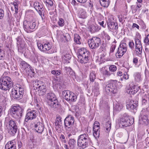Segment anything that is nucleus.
Returning a JSON list of instances; mask_svg holds the SVG:
<instances>
[{
	"mask_svg": "<svg viewBox=\"0 0 149 149\" xmlns=\"http://www.w3.org/2000/svg\"><path fill=\"white\" fill-rule=\"evenodd\" d=\"M74 118L71 115H68L65 118L64 125L66 133H71L73 134H75L77 129L76 127L74 126Z\"/></svg>",
	"mask_w": 149,
	"mask_h": 149,
	"instance_id": "obj_1",
	"label": "nucleus"
},
{
	"mask_svg": "<svg viewBox=\"0 0 149 149\" xmlns=\"http://www.w3.org/2000/svg\"><path fill=\"white\" fill-rule=\"evenodd\" d=\"M4 124L7 127L9 134L12 136H14L18 129L15 121L8 117H7L5 118Z\"/></svg>",
	"mask_w": 149,
	"mask_h": 149,
	"instance_id": "obj_2",
	"label": "nucleus"
},
{
	"mask_svg": "<svg viewBox=\"0 0 149 149\" xmlns=\"http://www.w3.org/2000/svg\"><path fill=\"white\" fill-rule=\"evenodd\" d=\"M91 140L87 134L80 135L77 140V146L80 149H84L90 145Z\"/></svg>",
	"mask_w": 149,
	"mask_h": 149,
	"instance_id": "obj_3",
	"label": "nucleus"
},
{
	"mask_svg": "<svg viewBox=\"0 0 149 149\" xmlns=\"http://www.w3.org/2000/svg\"><path fill=\"white\" fill-rule=\"evenodd\" d=\"M78 61L81 63L85 64L87 63L89 56V52L84 47L79 49L77 52Z\"/></svg>",
	"mask_w": 149,
	"mask_h": 149,
	"instance_id": "obj_4",
	"label": "nucleus"
},
{
	"mask_svg": "<svg viewBox=\"0 0 149 149\" xmlns=\"http://www.w3.org/2000/svg\"><path fill=\"white\" fill-rule=\"evenodd\" d=\"M13 83L10 78L6 76L2 77L0 79V88L6 91L10 89L13 86Z\"/></svg>",
	"mask_w": 149,
	"mask_h": 149,
	"instance_id": "obj_5",
	"label": "nucleus"
},
{
	"mask_svg": "<svg viewBox=\"0 0 149 149\" xmlns=\"http://www.w3.org/2000/svg\"><path fill=\"white\" fill-rule=\"evenodd\" d=\"M23 109L18 105L13 106L10 109V113L11 115L15 119H20L22 116Z\"/></svg>",
	"mask_w": 149,
	"mask_h": 149,
	"instance_id": "obj_6",
	"label": "nucleus"
},
{
	"mask_svg": "<svg viewBox=\"0 0 149 149\" xmlns=\"http://www.w3.org/2000/svg\"><path fill=\"white\" fill-rule=\"evenodd\" d=\"M24 92L23 86L17 84L16 87L14 89H13L11 95L14 99L19 100L22 97Z\"/></svg>",
	"mask_w": 149,
	"mask_h": 149,
	"instance_id": "obj_7",
	"label": "nucleus"
},
{
	"mask_svg": "<svg viewBox=\"0 0 149 149\" xmlns=\"http://www.w3.org/2000/svg\"><path fill=\"white\" fill-rule=\"evenodd\" d=\"M63 98L67 101L74 102L77 99V96L73 93L69 91H64L62 92Z\"/></svg>",
	"mask_w": 149,
	"mask_h": 149,
	"instance_id": "obj_8",
	"label": "nucleus"
},
{
	"mask_svg": "<svg viewBox=\"0 0 149 149\" xmlns=\"http://www.w3.org/2000/svg\"><path fill=\"white\" fill-rule=\"evenodd\" d=\"M101 43L100 39L96 37H93L88 41L89 47L92 49L97 48Z\"/></svg>",
	"mask_w": 149,
	"mask_h": 149,
	"instance_id": "obj_9",
	"label": "nucleus"
},
{
	"mask_svg": "<svg viewBox=\"0 0 149 149\" xmlns=\"http://www.w3.org/2000/svg\"><path fill=\"white\" fill-rule=\"evenodd\" d=\"M127 50V45L126 43L123 42L121 43L118 49L116 56L117 58H120L126 52Z\"/></svg>",
	"mask_w": 149,
	"mask_h": 149,
	"instance_id": "obj_10",
	"label": "nucleus"
},
{
	"mask_svg": "<svg viewBox=\"0 0 149 149\" xmlns=\"http://www.w3.org/2000/svg\"><path fill=\"white\" fill-rule=\"evenodd\" d=\"M38 48L41 51L46 52L49 50L51 48V45L49 43L42 44L40 42H38L37 43Z\"/></svg>",
	"mask_w": 149,
	"mask_h": 149,
	"instance_id": "obj_11",
	"label": "nucleus"
},
{
	"mask_svg": "<svg viewBox=\"0 0 149 149\" xmlns=\"http://www.w3.org/2000/svg\"><path fill=\"white\" fill-rule=\"evenodd\" d=\"M99 123L97 122H95L93 125V135L96 139L98 138L100 136V128Z\"/></svg>",
	"mask_w": 149,
	"mask_h": 149,
	"instance_id": "obj_12",
	"label": "nucleus"
},
{
	"mask_svg": "<svg viewBox=\"0 0 149 149\" xmlns=\"http://www.w3.org/2000/svg\"><path fill=\"white\" fill-rule=\"evenodd\" d=\"M36 111L33 110L27 113L25 117L24 121L27 122L29 120H31L35 118L37 116Z\"/></svg>",
	"mask_w": 149,
	"mask_h": 149,
	"instance_id": "obj_13",
	"label": "nucleus"
},
{
	"mask_svg": "<svg viewBox=\"0 0 149 149\" xmlns=\"http://www.w3.org/2000/svg\"><path fill=\"white\" fill-rule=\"evenodd\" d=\"M139 38H135V47L136 54H140L142 53V47L141 41Z\"/></svg>",
	"mask_w": 149,
	"mask_h": 149,
	"instance_id": "obj_14",
	"label": "nucleus"
},
{
	"mask_svg": "<svg viewBox=\"0 0 149 149\" xmlns=\"http://www.w3.org/2000/svg\"><path fill=\"white\" fill-rule=\"evenodd\" d=\"M107 24L108 28L113 31L117 30L118 26L116 23L112 21L111 19H108L107 21Z\"/></svg>",
	"mask_w": 149,
	"mask_h": 149,
	"instance_id": "obj_15",
	"label": "nucleus"
},
{
	"mask_svg": "<svg viewBox=\"0 0 149 149\" xmlns=\"http://www.w3.org/2000/svg\"><path fill=\"white\" fill-rule=\"evenodd\" d=\"M47 103L51 107L54 109L58 108L61 107L60 104H59L58 100L57 99L56 100H49L47 101Z\"/></svg>",
	"mask_w": 149,
	"mask_h": 149,
	"instance_id": "obj_16",
	"label": "nucleus"
},
{
	"mask_svg": "<svg viewBox=\"0 0 149 149\" xmlns=\"http://www.w3.org/2000/svg\"><path fill=\"white\" fill-rule=\"evenodd\" d=\"M33 6L36 10L38 12L40 15L41 16L43 10L42 5L38 2H35L33 4Z\"/></svg>",
	"mask_w": 149,
	"mask_h": 149,
	"instance_id": "obj_17",
	"label": "nucleus"
},
{
	"mask_svg": "<svg viewBox=\"0 0 149 149\" xmlns=\"http://www.w3.org/2000/svg\"><path fill=\"white\" fill-rule=\"evenodd\" d=\"M109 82L111 88L113 90V93H116L118 91V89L117 87V81L116 80H111Z\"/></svg>",
	"mask_w": 149,
	"mask_h": 149,
	"instance_id": "obj_18",
	"label": "nucleus"
},
{
	"mask_svg": "<svg viewBox=\"0 0 149 149\" xmlns=\"http://www.w3.org/2000/svg\"><path fill=\"white\" fill-rule=\"evenodd\" d=\"M20 65V68L23 70L24 73H25L31 67L27 63L24 61H22Z\"/></svg>",
	"mask_w": 149,
	"mask_h": 149,
	"instance_id": "obj_19",
	"label": "nucleus"
},
{
	"mask_svg": "<svg viewBox=\"0 0 149 149\" xmlns=\"http://www.w3.org/2000/svg\"><path fill=\"white\" fill-rule=\"evenodd\" d=\"M34 127L36 130L39 133H42L44 130L43 125L40 122H38L35 124Z\"/></svg>",
	"mask_w": 149,
	"mask_h": 149,
	"instance_id": "obj_20",
	"label": "nucleus"
},
{
	"mask_svg": "<svg viewBox=\"0 0 149 149\" xmlns=\"http://www.w3.org/2000/svg\"><path fill=\"white\" fill-rule=\"evenodd\" d=\"M12 140L8 142L5 146V149H16V143Z\"/></svg>",
	"mask_w": 149,
	"mask_h": 149,
	"instance_id": "obj_21",
	"label": "nucleus"
},
{
	"mask_svg": "<svg viewBox=\"0 0 149 149\" xmlns=\"http://www.w3.org/2000/svg\"><path fill=\"white\" fill-rule=\"evenodd\" d=\"M138 106V102L135 101V103L134 101L126 105L127 108L129 110H134Z\"/></svg>",
	"mask_w": 149,
	"mask_h": 149,
	"instance_id": "obj_22",
	"label": "nucleus"
},
{
	"mask_svg": "<svg viewBox=\"0 0 149 149\" xmlns=\"http://www.w3.org/2000/svg\"><path fill=\"white\" fill-rule=\"evenodd\" d=\"M61 117L60 116H57L56 120L55 125L57 130L61 129L62 126V122Z\"/></svg>",
	"mask_w": 149,
	"mask_h": 149,
	"instance_id": "obj_23",
	"label": "nucleus"
},
{
	"mask_svg": "<svg viewBox=\"0 0 149 149\" xmlns=\"http://www.w3.org/2000/svg\"><path fill=\"white\" fill-rule=\"evenodd\" d=\"M99 85L98 82H95L93 86V91L95 95H97L99 94Z\"/></svg>",
	"mask_w": 149,
	"mask_h": 149,
	"instance_id": "obj_24",
	"label": "nucleus"
},
{
	"mask_svg": "<svg viewBox=\"0 0 149 149\" xmlns=\"http://www.w3.org/2000/svg\"><path fill=\"white\" fill-rule=\"evenodd\" d=\"M38 90L40 91L39 93L40 95H43L47 91L46 87L45 85L43 82V84H41Z\"/></svg>",
	"mask_w": 149,
	"mask_h": 149,
	"instance_id": "obj_25",
	"label": "nucleus"
},
{
	"mask_svg": "<svg viewBox=\"0 0 149 149\" xmlns=\"http://www.w3.org/2000/svg\"><path fill=\"white\" fill-rule=\"evenodd\" d=\"M134 122L133 118H129L125 122H124L123 125H121L124 127L129 126L132 125Z\"/></svg>",
	"mask_w": 149,
	"mask_h": 149,
	"instance_id": "obj_26",
	"label": "nucleus"
},
{
	"mask_svg": "<svg viewBox=\"0 0 149 149\" xmlns=\"http://www.w3.org/2000/svg\"><path fill=\"white\" fill-rule=\"evenodd\" d=\"M106 67H102L100 70L101 72L103 75L109 77L112 74L109 71H107Z\"/></svg>",
	"mask_w": 149,
	"mask_h": 149,
	"instance_id": "obj_27",
	"label": "nucleus"
},
{
	"mask_svg": "<svg viewBox=\"0 0 149 149\" xmlns=\"http://www.w3.org/2000/svg\"><path fill=\"white\" fill-rule=\"evenodd\" d=\"M129 118V116L126 113H124L122 115L120 119V125H123L124 122H125Z\"/></svg>",
	"mask_w": 149,
	"mask_h": 149,
	"instance_id": "obj_28",
	"label": "nucleus"
},
{
	"mask_svg": "<svg viewBox=\"0 0 149 149\" xmlns=\"http://www.w3.org/2000/svg\"><path fill=\"white\" fill-rule=\"evenodd\" d=\"M77 142L74 139H71L68 142L70 149H75L76 145Z\"/></svg>",
	"mask_w": 149,
	"mask_h": 149,
	"instance_id": "obj_29",
	"label": "nucleus"
},
{
	"mask_svg": "<svg viewBox=\"0 0 149 149\" xmlns=\"http://www.w3.org/2000/svg\"><path fill=\"white\" fill-rule=\"evenodd\" d=\"M99 1L101 5L104 7H107L110 3L109 0H99Z\"/></svg>",
	"mask_w": 149,
	"mask_h": 149,
	"instance_id": "obj_30",
	"label": "nucleus"
},
{
	"mask_svg": "<svg viewBox=\"0 0 149 149\" xmlns=\"http://www.w3.org/2000/svg\"><path fill=\"white\" fill-rule=\"evenodd\" d=\"M74 42L78 44H81V40L80 36L77 34L75 33L74 35Z\"/></svg>",
	"mask_w": 149,
	"mask_h": 149,
	"instance_id": "obj_31",
	"label": "nucleus"
},
{
	"mask_svg": "<svg viewBox=\"0 0 149 149\" xmlns=\"http://www.w3.org/2000/svg\"><path fill=\"white\" fill-rule=\"evenodd\" d=\"M46 98L47 99V101L49 100H56V99L55 94L52 93H47Z\"/></svg>",
	"mask_w": 149,
	"mask_h": 149,
	"instance_id": "obj_32",
	"label": "nucleus"
},
{
	"mask_svg": "<svg viewBox=\"0 0 149 149\" xmlns=\"http://www.w3.org/2000/svg\"><path fill=\"white\" fill-rule=\"evenodd\" d=\"M43 84V82L40 81H35L33 83V88L35 89H37L38 90L41 84Z\"/></svg>",
	"mask_w": 149,
	"mask_h": 149,
	"instance_id": "obj_33",
	"label": "nucleus"
},
{
	"mask_svg": "<svg viewBox=\"0 0 149 149\" xmlns=\"http://www.w3.org/2000/svg\"><path fill=\"white\" fill-rule=\"evenodd\" d=\"M30 21L25 20L23 22V27L25 31H27L30 29Z\"/></svg>",
	"mask_w": 149,
	"mask_h": 149,
	"instance_id": "obj_34",
	"label": "nucleus"
},
{
	"mask_svg": "<svg viewBox=\"0 0 149 149\" xmlns=\"http://www.w3.org/2000/svg\"><path fill=\"white\" fill-rule=\"evenodd\" d=\"M25 74L26 75H30L31 77H32L34 76L35 73L34 71V70L32 69L31 67L29 69V70H27V71L25 73Z\"/></svg>",
	"mask_w": 149,
	"mask_h": 149,
	"instance_id": "obj_35",
	"label": "nucleus"
},
{
	"mask_svg": "<svg viewBox=\"0 0 149 149\" xmlns=\"http://www.w3.org/2000/svg\"><path fill=\"white\" fill-rule=\"evenodd\" d=\"M96 72L95 71H92L90 73L89 78L90 81L91 82H93L94 81V80L96 79Z\"/></svg>",
	"mask_w": 149,
	"mask_h": 149,
	"instance_id": "obj_36",
	"label": "nucleus"
},
{
	"mask_svg": "<svg viewBox=\"0 0 149 149\" xmlns=\"http://www.w3.org/2000/svg\"><path fill=\"white\" fill-rule=\"evenodd\" d=\"M105 90L107 93H113V90L111 88L109 82L105 87Z\"/></svg>",
	"mask_w": 149,
	"mask_h": 149,
	"instance_id": "obj_37",
	"label": "nucleus"
},
{
	"mask_svg": "<svg viewBox=\"0 0 149 149\" xmlns=\"http://www.w3.org/2000/svg\"><path fill=\"white\" fill-rule=\"evenodd\" d=\"M138 91L137 89H133V88H132L131 86H130L129 88L127 90V92L130 95H133L136 93Z\"/></svg>",
	"mask_w": 149,
	"mask_h": 149,
	"instance_id": "obj_38",
	"label": "nucleus"
},
{
	"mask_svg": "<svg viewBox=\"0 0 149 149\" xmlns=\"http://www.w3.org/2000/svg\"><path fill=\"white\" fill-rule=\"evenodd\" d=\"M30 24L31 29H36L38 27L37 23L36 22L30 21Z\"/></svg>",
	"mask_w": 149,
	"mask_h": 149,
	"instance_id": "obj_39",
	"label": "nucleus"
},
{
	"mask_svg": "<svg viewBox=\"0 0 149 149\" xmlns=\"http://www.w3.org/2000/svg\"><path fill=\"white\" fill-rule=\"evenodd\" d=\"M17 44L18 45V47L19 49H23L25 46V43L24 41H21L20 42L18 39H17Z\"/></svg>",
	"mask_w": 149,
	"mask_h": 149,
	"instance_id": "obj_40",
	"label": "nucleus"
},
{
	"mask_svg": "<svg viewBox=\"0 0 149 149\" xmlns=\"http://www.w3.org/2000/svg\"><path fill=\"white\" fill-rule=\"evenodd\" d=\"M106 129V132H109L111 127V123L110 121L106 122L105 126L104 127Z\"/></svg>",
	"mask_w": 149,
	"mask_h": 149,
	"instance_id": "obj_41",
	"label": "nucleus"
},
{
	"mask_svg": "<svg viewBox=\"0 0 149 149\" xmlns=\"http://www.w3.org/2000/svg\"><path fill=\"white\" fill-rule=\"evenodd\" d=\"M90 29L91 32L93 33L98 31V27L94 25H92L90 26Z\"/></svg>",
	"mask_w": 149,
	"mask_h": 149,
	"instance_id": "obj_42",
	"label": "nucleus"
},
{
	"mask_svg": "<svg viewBox=\"0 0 149 149\" xmlns=\"http://www.w3.org/2000/svg\"><path fill=\"white\" fill-rule=\"evenodd\" d=\"M140 114L141 115V119L143 122H146L148 121V116L146 115H143V110H142Z\"/></svg>",
	"mask_w": 149,
	"mask_h": 149,
	"instance_id": "obj_43",
	"label": "nucleus"
},
{
	"mask_svg": "<svg viewBox=\"0 0 149 149\" xmlns=\"http://www.w3.org/2000/svg\"><path fill=\"white\" fill-rule=\"evenodd\" d=\"M141 75L140 73L137 72L134 74V78L136 82H138L140 80Z\"/></svg>",
	"mask_w": 149,
	"mask_h": 149,
	"instance_id": "obj_44",
	"label": "nucleus"
},
{
	"mask_svg": "<svg viewBox=\"0 0 149 149\" xmlns=\"http://www.w3.org/2000/svg\"><path fill=\"white\" fill-rule=\"evenodd\" d=\"M51 73L52 74L57 76L61 74V72L60 70H53L51 71Z\"/></svg>",
	"mask_w": 149,
	"mask_h": 149,
	"instance_id": "obj_45",
	"label": "nucleus"
},
{
	"mask_svg": "<svg viewBox=\"0 0 149 149\" xmlns=\"http://www.w3.org/2000/svg\"><path fill=\"white\" fill-rule=\"evenodd\" d=\"M123 108V105L122 104L118 103L115 106V108L118 111H120Z\"/></svg>",
	"mask_w": 149,
	"mask_h": 149,
	"instance_id": "obj_46",
	"label": "nucleus"
},
{
	"mask_svg": "<svg viewBox=\"0 0 149 149\" xmlns=\"http://www.w3.org/2000/svg\"><path fill=\"white\" fill-rule=\"evenodd\" d=\"M58 24L60 26H63L64 24V21L63 19L62 18H59L58 22Z\"/></svg>",
	"mask_w": 149,
	"mask_h": 149,
	"instance_id": "obj_47",
	"label": "nucleus"
},
{
	"mask_svg": "<svg viewBox=\"0 0 149 149\" xmlns=\"http://www.w3.org/2000/svg\"><path fill=\"white\" fill-rule=\"evenodd\" d=\"M109 69L110 71L113 72L116 70L117 68L115 65H111L110 66Z\"/></svg>",
	"mask_w": 149,
	"mask_h": 149,
	"instance_id": "obj_48",
	"label": "nucleus"
},
{
	"mask_svg": "<svg viewBox=\"0 0 149 149\" xmlns=\"http://www.w3.org/2000/svg\"><path fill=\"white\" fill-rule=\"evenodd\" d=\"M144 42L146 45H149V34L145 37L144 39Z\"/></svg>",
	"mask_w": 149,
	"mask_h": 149,
	"instance_id": "obj_49",
	"label": "nucleus"
},
{
	"mask_svg": "<svg viewBox=\"0 0 149 149\" xmlns=\"http://www.w3.org/2000/svg\"><path fill=\"white\" fill-rule=\"evenodd\" d=\"M4 51L0 48V60L2 59L5 56Z\"/></svg>",
	"mask_w": 149,
	"mask_h": 149,
	"instance_id": "obj_50",
	"label": "nucleus"
},
{
	"mask_svg": "<svg viewBox=\"0 0 149 149\" xmlns=\"http://www.w3.org/2000/svg\"><path fill=\"white\" fill-rule=\"evenodd\" d=\"M131 8L132 13H135L137 10V8L134 5H132L131 6Z\"/></svg>",
	"mask_w": 149,
	"mask_h": 149,
	"instance_id": "obj_51",
	"label": "nucleus"
},
{
	"mask_svg": "<svg viewBox=\"0 0 149 149\" xmlns=\"http://www.w3.org/2000/svg\"><path fill=\"white\" fill-rule=\"evenodd\" d=\"M64 38L65 40L68 42L71 39V37L68 33H66L64 36Z\"/></svg>",
	"mask_w": 149,
	"mask_h": 149,
	"instance_id": "obj_52",
	"label": "nucleus"
},
{
	"mask_svg": "<svg viewBox=\"0 0 149 149\" xmlns=\"http://www.w3.org/2000/svg\"><path fill=\"white\" fill-rule=\"evenodd\" d=\"M68 74L70 75V76L73 78L74 79L76 78V76L75 72L72 70L68 73Z\"/></svg>",
	"mask_w": 149,
	"mask_h": 149,
	"instance_id": "obj_53",
	"label": "nucleus"
},
{
	"mask_svg": "<svg viewBox=\"0 0 149 149\" xmlns=\"http://www.w3.org/2000/svg\"><path fill=\"white\" fill-rule=\"evenodd\" d=\"M128 45L129 47L132 49H134V44L133 41H131L129 42Z\"/></svg>",
	"mask_w": 149,
	"mask_h": 149,
	"instance_id": "obj_54",
	"label": "nucleus"
},
{
	"mask_svg": "<svg viewBox=\"0 0 149 149\" xmlns=\"http://www.w3.org/2000/svg\"><path fill=\"white\" fill-rule=\"evenodd\" d=\"M87 17L86 12L85 11H83L81 13L80 17L83 19Z\"/></svg>",
	"mask_w": 149,
	"mask_h": 149,
	"instance_id": "obj_55",
	"label": "nucleus"
},
{
	"mask_svg": "<svg viewBox=\"0 0 149 149\" xmlns=\"http://www.w3.org/2000/svg\"><path fill=\"white\" fill-rule=\"evenodd\" d=\"M71 58V56L69 54H66L64 56H63V58L65 60H67L70 59Z\"/></svg>",
	"mask_w": 149,
	"mask_h": 149,
	"instance_id": "obj_56",
	"label": "nucleus"
},
{
	"mask_svg": "<svg viewBox=\"0 0 149 149\" xmlns=\"http://www.w3.org/2000/svg\"><path fill=\"white\" fill-rule=\"evenodd\" d=\"M4 16V11L1 9H0V19H2Z\"/></svg>",
	"mask_w": 149,
	"mask_h": 149,
	"instance_id": "obj_57",
	"label": "nucleus"
},
{
	"mask_svg": "<svg viewBox=\"0 0 149 149\" xmlns=\"http://www.w3.org/2000/svg\"><path fill=\"white\" fill-rule=\"evenodd\" d=\"M65 69L66 72V73L67 74H68L69 72L72 69L70 67H65Z\"/></svg>",
	"mask_w": 149,
	"mask_h": 149,
	"instance_id": "obj_58",
	"label": "nucleus"
},
{
	"mask_svg": "<svg viewBox=\"0 0 149 149\" xmlns=\"http://www.w3.org/2000/svg\"><path fill=\"white\" fill-rule=\"evenodd\" d=\"M116 47V45H113L111 46V49H110V53H112L114 52V51Z\"/></svg>",
	"mask_w": 149,
	"mask_h": 149,
	"instance_id": "obj_59",
	"label": "nucleus"
},
{
	"mask_svg": "<svg viewBox=\"0 0 149 149\" xmlns=\"http://www.w3.org/2000/svg\"><path fill=\"white\" fill-rule=\"evenodd\" d=\"M45 2L49 5L51 6H52L53 5V3L52 1H51V0H49L47 1H45Z\"/></svg>",
	"mask_w": 149,
	"mask_h": 149,
	"instance_id": "obj_60",
	"label": "nucleus"
},
{
	"mask_svg": "<svg viewBox=\"0 0 149 149\" xmlns=\"http://www.w3.org/2000/svg\"><path fill=\"white\" fill-rule=\"evenodd\" d=\"M133 62L136 65V63L138 62V59L136 58H134L133 59Z\"/></svg>",
	"mask_w": 149,
	"mask_h": 149,
	"instance_id": "obj_61",
	"label": "nucleus"
},
{
	"mask_svg": "<svg viewBox=\"0 0 149 149\" xmlns=\"http://www.w3.org/2000/svg\"><path fill=\"white\" fill-rule=\"evenodd\" d=\"M98 23L101 26L103 27H105L106 26V24L104 25V21H102V22H99Z\"/></svg>",
	"mask_w": 149,
	"mask_h": 149,
	"instance_id": "obj_62",
	"label": "nucleus"
},
{
	"mask_svg": "<svg viewBox=\"0 0 149 149\" xmlns=\"http://www.w3.org/2000/svg\"><path fill=\"white\" fill-rule=\"evenodd\" d=\"M123 77L125 80H127L129 78V75L127 74H124Z\"/></svg>",
	"mask_w": 149,
	"mask_h": 149,
	"instance_id": "obj_63",
	"label": "nucleus"
},
{
	"mask_svg": "<svg viewBox=\"0 0 149 149\" xmlns=\"http://www.w3.org/2000/svg\"><path fill=\"white\" fill-rule=\"evenodd\" d=\"M137 6H136L137 8H140L142 6V3H139L137 2L136 3Z\"/></svg>",
	"mask_w": 149,
	"mask_h": 149,
	"instance_id": "obj_64",
	"label": "nucleus"
}]
</instances>
